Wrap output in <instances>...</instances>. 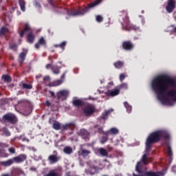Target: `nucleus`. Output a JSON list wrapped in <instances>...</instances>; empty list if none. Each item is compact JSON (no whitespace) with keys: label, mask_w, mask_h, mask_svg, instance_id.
<instances>
[{"label":"nucleus","mask_w":176,"mask_h":176,"mask_svg":"<svg viewBox=\"0 0 176 176\" xmlns=\"http://www.w3.org/2000/svg\"><path fill=\"white\" fill-rule=\"evenodd\" d=\"M63 152H65V153H67V155H71V153H72L73 152L72 148L69 146H66L64 148Z\"/></svg>","instance_id":"obj_31"},{"label":"nucleus","mask_w":176,"mask_h":176,"mask_svg":"<svg viewBox=\"0 0 176 176\" xmlns=\"http://www.w3.org/2000/svg\"><path fill=\"white\" fill-rule=\"evenodd\" d=\"M111 113V110L107 111H105L102 116V119H107V118L108 117V116Z\"/></svg>","instance_id":"obj_41"},{"label":"nucleus","mask_w":176,"mask_h":176,"mask_svg":"<svg viewBox=\"0 0 176 176\" xmlns=\"http://www.w3.org/2000/svg\"><path fill=\"white\" fill-rule=\"evenodd\" d=\"M53 127L55 130H60V129H63L61 124H60L58 122H54L53 124Z\"/></svg>","instance_id":"obj_29"},{"label":"nucleus","mask_w":176,"mask_h":176,"mask_svg":"<svg viewBox=\"0 0 176 176\" xmlns=\"http://www.w3.org/2000/svg\"><path fill=\"white\" fill-rule=\"evenodd\" d=\"M52 72H54V74H55L56 75H58V74H60V68L57 67H54L52 68Z\"/></svg>","instance_id":"obj_40"},{"label":"nucleus","mask_w":176,"mask_h":176,"mask_svg":"<svg viewBox=\"0 0 176 176\" xmlns=\"http://www.w3.org/2000/svg\"><path fill=\"white\" fill-rule=\"evenodd\" d=\"M30 170H31L32 171H36V168H35V167H32V168H30Z\"/></svg>","instance_id":"obj_58"},{"label":"nucleus","mask_w":176,"mask_h":176,"mask_svg":"<svg viewBox=\"0 0 176 176\" xmlns=\"http://www.w3.org/2000/svg\"><path fill=\"white\" fill-rule=\"evenodd\" d=\"M73 104L75 105V107H82V105H83V101L80 99H76L73 100Z\"/></svg>","instance_id":"obj_25"},{"label":"nucleus","mask_w":176,"mask_h":176,"mask_svg":"<svg viewBox=\"0 0 176 176\" xmlns=\"http://www.w3.org/2000/svg\"><path fill=\"white\" fill-rule=\"evenodd\" d=\"M24 174V172L20 168H12L11 170V176H20Z\"/></svg>","instance_id":"obj_16"},{"label":"nucleus","mask_w":176,"mask_h":176,"mask_svg":"<svg viewBox=\"0 0 176 176\" xmlns=\"http://www.w3.org/2000/svg\"><path fill=\"white\" fill-rule=\"evenodd\" d=\"M126 76H127V75H126L125 74H121L120 75V82H123V80H124V79L126 78Z\"/></svg>","instance_id":"obj_45"},{"label":"nucleus","mask_w":176,"mask_h":176,"mask_svg":"<svg viewBox=\"0 0 176 176\" xmlns=\"http://www.w3.org/2000/svg\"><path fill=\"white\" fill-rule=\"evenodd\" d=\"M124 105L126 109L127 112L130 113V112H131V106H130L127 102H124Z\"/></svg>","instance_id":"obj_39"},{"label":"nucleus","mask_w":176,"mask_h":176,"mask_svg":"<svg viewBox=\"0 0 176 176\" xmlns=\"http://www.w3.org/2000/svg\"><path fill=\"white\" fill-rule=\"evenodd\" d=\"M172 170L173 171V173H176V166L172 168Z\"/></svg>","instance_id":"obj_57"},{"label":"nucleus","mask_w":176,"mask_h":176,"mask_svg":"<svg viewBox=\"0 0 176 176\" xmlns=\"http://www.w3.org/2000/svg\"><path fill=\"white\" fill-rule=\"evenodd\" d=\"M151 160L152 158L149 157L147 153L144 154L140 162H139L136 166V171L141 174L142 173V168H144L146 164L151 163Z\"/></svg>","instance_id":"obj_5"},{"label":"nucleus","mask_w":176,"mask_h":176,"mask_svg":"<svg viewBox=\"0 0 176 176\" xmlns=\"http://www.w3.org/2000/svg\"><path fill=\"white\" fill-rule=\"evenodd\" d=\"M69 92L67 90H62L57 93L58 100H65L68 97Z\"/></svg>","instance_id":"obj_12"},{"label":"nucleus","mask_w":176,"mask_h":176,"mask_svg":"<svg viewBox=\"0 0 176 176\" xmlns=\"http://www.w3.org/2000/svg\"><path fill=\"white\" fill-rule=\"evenodd\" d=\"M101 131H102V129L99 130V133H101Z\"/></svg>","instance_id":"obj_60"},{"label":"nucleus","mask_w":176,"mask_h":176,"mask_svg":"<svg viewBox=\"0 0 176 176\" xmlns=\"http://www.w3.org/2000/svg\"><path fill=\"white\" fill-rule=\"evenodd\" d=\"M103 163H104V164H107L108 166H109V162H107V160H104L103 161Z\"/></svg>","instance_id":"obj_56"},{"label":"nucleus","mask_w":176,"mask_h":176,"mask_svg":"<svg viewBox=\"0 0 176 176\" xmlns=\"http://www.w3.org/2000/svg\"><path fill=\"white\" fill-rule=\"evenodd\" d=\"M163 137L165 138H168V135L166 134V133L162 131H159L151 133L146 140V151H149V149H151V146H152V144L158 142V141H160V139Z\"/></svg>","instance_id":"obj_2"},{"label":"nucleus","mask_w":176,"mask_h":176,"mask_svg":"<svg viewBox=\"0 0 176 176\" xmlns=\"http://www.w3.org/2000/svg\"><path fill=\"white\" fill-rule=\"evenodd\" d=\"M152 87L162 104H170V97L176 101V82L174 78L158 76L153 79Z\"/></svg>","instance_id":"obj_1"},{"label":"nucleus","mask_w":176,"mask_h":176,"mask_svg":"<svg viewBox=\"0 0 176 176\" xmlns=\"http://www.w3.org/2000/svg\"><path fill=\"white\" fill-rule=\"evenodd\" d=\"M107 141H108V137H102L100 142L101 144H105V142H107Z\"/></svg>","instance_id":"obj_46"},{"label":"nucleus","mask_w":176,"mask_h":176,"mask_svg":"<svg viewBox=\"0 0 176 176\" xmlns=\"http://www.w3.org/2000/svg\"><path fill=\"white\" fill-rule=\"evenodd\" d=\"M32 111V110L31 109L30 107L28 108V113H25V115H30V113H31V112Z\"/></svg>","instance_id":"obj_53"},{"label":"nucleus","mask_w":176,"mask_h":176,"mask_svg":"<svg viewBox=\"0 0 176 176\" xmlns=\"http://www.w3.org/2000/svg\"><path fill=\"white\" fill-rule=\"evenodd\" d=\"M8 32H9V30L5 27H3L0 30V36L5 35V34H8Z\"/></svg>","instance_id":"obj_36"},{"label":"nucleus","mask_w":176,"mask_h":176,"mask_svg":"<svg viewBox=\"0 0 176 176\" xmlns=\"http://www.w3.org/2000/svg\"><path fill=\"white\" fill-rule=\"evenodd\" d=\"M2 79H3V80L8 83H10V82H12V78H10V76L8 75H3L2 76Z\"/></svg>","instance_id":"obj_35"},{"label":"nucleus","mask_w":176,"mask_h":176,"mask_svg":"<svg viewBox=\"0 0 176 176\" xmlns=\"http://www.w3.org/2000/svg\"><path fill=\"white\" fill-rule=\"evenodd\" d=\"M78 135L80 137H82L84 140L89 139V137H90V133L86 130V129H81L80 131L77 133Z\"/></svg>","instance_id":"obj_13"},{"label":"nucleus","mask_w":176,"mask_h":176,"mask_svg":"<svg viewBox=\"0 0 176 176\" xmlns=\"http://www.w3.org/2000/svg\"><path fill=\"white\" fill-rule=\"evenodd\" d=\"M13 163H14V161L12 159L4 162H0V164L4 167H9V166H12Z\"/></svg>","instance_id":"obj_22"},{"label":"nucleus","mask_w":176,"mask_h":176,"mask_svg":"<svg viewBox=\"0 0 176 176\" xmlns=\"http://www.w3.org/2000/svg\"><path fill=\"white\" fill-rule=\"evenodd\" d=\"M50 94L52 96V97L56 98V95L54 91H50Z\"/></svg>","instance_id":"obj_50"},{"label":"nucleus","mask_w":176,"mask_h":176,"mask_svg":"<svg viewBox=\"0 0 176 176\" xmlns=\"http://www.w3.org/2000/svg\"><path fill=\"white\" fill-rule=\"evenodd\" d=\"M96 20L98 21V23H102V21L104 20V18L101 15H98L96 17Z\"/></svg>","instance_id":"obj_42"},{"label":"nucleus","mask_w":176,"mask_h":176,"mask_svg":"<svg viewBox=\"0 0 176 176\" xmlns=\"http://www.w3.org/2000/svg\"><path fill=\"white\" fill-rule=\"evenodd\" d=\"M25 159H27V156L25 155H20L14 157L13 162H16V163H21V162H24Z\"/></svg>","instance_id":"obj_21"},{"label":"nucleus","mask_w":176,"mask_h":176,"mask_svg":"<svg viewBox=\"0 0 176 176\" xmlns=\"http://www.w3.org/2000/svg\"><path fill=\"white\" fill-rule=\"evenodd\" d=\"M175 8V1L174 0H168V5L166 6V10L168 13H171Z\"/></svg>","instance_id":"obj_15"},{"label":"nucleus","mask_w":176,"mask_h":176,"mask_svg":"<svg viewBox=\"0 0 176 176\" xmlns=\"http://www.w3.org/2000/svg\"><path fill=\"white\" fill-rule=\"evenodd\" d=\"M120 94V89L116 88L114 89L108 90L106 92V96H108L109 97H115L116 96H119Z\"/></svg>","instance_id":"obj_11"},{"label":"nucleus","mask_w":176,"mask_h":176,"mask_svg":"<svg viewBox=\"0 0 176 176\" xmlns=\"http://www.w3.org/2000/svg\"><path fill=\"white\" fill-rule=\"evenodd\" d=\"M99 3H101V0H97L91 3V4H89L87 7L83 8L82 10H72L70 12H68L67 13L69 16H82V14H85V13H86V12L89 10V9L94 8V6H97V5H98Z\"/></svg>","instance_id":"obj_4"},{"label":"nucleus","mask_w":176,"mask_h":176,"mask_svg":"<svg viewBox=\"0 0 176 176\" xmlns=\"http://www.w3.org/2000/svg\"><path fill=\"white\" fill-rule=\"evenodd\" d=\"M121 17L123 19V22H122V28L126 31H137L140 28L135 25H133L130 23V19L126 11H122L120 14Z\"/></svg>","instance_id":"obj_3"},{"label":"nucleus","mask_w":176,"mask_h":176,"mask_svg":"<svg viewBox=\"0 0 176 176\" xmlns=\"http://www.w3.org/2000/svg\"><path fill=\"white\" fill-rule=\"evenodd\" d=\"M50 68H53V67H52V64H48V65H46V69H50Z\"/></svg>","instance_id":"obj_54"},{"label":"nucleus","mask_w":176,"mask_h":176,"mask_svg":"<svg viewBox=\"0 0 176 176\" xmlns=\"http://www.w3.org/2000/svg\"><path fill=\"white\" fill-rule=\"evenodd\" d=\"M5 152V150L0 149V156L2 155L3 153Z\"/></svg>","instance_id":"obj_59"},{"label":"nucleus","mask_w":176,"mask_h":176,"mask_svg":"<svg viewBox=\"0 0 176 176\" xmlns=\"http://www.w3.org/2000/svg\"><path fill=\"white\" fill-rule=\"evenodd\" d=\"M67 45V42L63 41L62 43H60L59 45H55L56 47H60L61 49H64L65 46Z\"/></svg>","instance_id":"obj_43"},{"label":"nucleus","mask_w":176,"mask_h":176,"mask_svg":"<svg viewBox=\"0 0 176 176\" xmlns=\"http://www.w3.org/2000/svg\"><path fill=\"white\" fill-rule=\"evenodd\" d=\"M3 119L7 122H9V123L12 124H14L16 122H17V118H16V116L10 113L4 115Z\"/></svg>","instance_id":"obj_8"},{"label":"nucleus","mask_w":176,"mask_h":176,"mask_svg":"<svg viewBox=\"0 0 176 176\" xmlns=\"http://www.w3.org/2000/svg\"><path fill=\"white\" fill-rule=\"evenodd\" d=\"M9 152H10V153H15L16 150L14 148H9Z\"/></svg>","instance_id":"obj_48"},{"label":"nucleus","mask_w":176,"mask_h":176,"mask_svg":"<svg viewBox=\"0 0 176 176\" xmlns=\"http://www.w3.org/2000/svg\"><path fill=\"white\" fill-rule=\"evenodd\" d=\"M60 80H63V82H64V80L65 79V73H64L61 77H60Z\"/></svg>","instance_id":"obj_52"},{"label":"nucleus","mask_w":176,"mask_h":176,"mask_svg":"<svg viewBox=\"0 0 176 176\" xmlns=\"http://www.w3.org/2000/svg\"><path fill=\"white\" fill-rule=\"evenodd\" d=\"M86 174L90 175H94L96 173H97V166H95L94 165L90 166L87 169L85 170Z\"/></svg>","instance_id":"obj_17"},{"label":"nucleus","mask_w":176,"mask_h":176,"mask_svg":"<svg viewBox=\"0 0 176 176\" xmlns=\"http://www.w3.org/2000/svg\"><path fill=\"white\" fill-rule=\"evenodd\" d=\"M122 47L124 50H131L134 47V45L131 41H124L122 43Z\"/></svg>","instance_id":"obj_18"},{"label":"nucleus","mask_w":176,"mask_h":176,"mask_svg":"<svg viewBox=\"0 0 176 176\" xmlns=\"http://www.w3.org/2000/svg\"><path fill=\"white\" fill-rule=\"evenodd\" d=\"M25 59V54L23 52L19 55V63L21 64H23V62L24 61Z\"/></svg>","instance_id":"obj_37"},{"label":"nucleus","mask_w":176,"mask_h":176,"mask_svg":"<svg viewBox=\"0 0 176 176\" xmlns=\"http://www.w3.org/2000/svg\"><path fill=\"white\" fill-rule=\"evenodd\" d=\"M113 65H114L115 68H117L118 69H120V68H123V67L124 65V62L118 60L117 62L113 63Z\"/></svg>","instance_id":"obj_24"},{"label":"nucleus","mask_w":176,"mask_h":176,"mask_svg":"<svg viewBox=\"0 0 176 176\" xmlns=\"http://www.w3.org/2000/svg\"><path fill=\"white\" fill-rule=\"evenodd\" d=\"M23 89H28L30 90V89H32V85L23 83Z\"/></svg>","instance_id":"obj_44"},{"label":"nucleus","mask_w":176,"mask_h":176,"mask_svg":"<svg viewBox=\"0 0 176 176\" xmlns=\"http://www.w3.org/2000/svg\"><path fill=\"white\" fill-rule=\"evenodd\" d=\"M35 40V35L33 34L32 32H30L28 35V42L30 43H32Z\"/></svg>","instance_id":"obj_26"},{"label":"nucleus","mask_w":176,"mask_h":176,"mask_svg":"<svg viewBox=\"0 0 176 176\" xmlns=\"http://www.w3.org/2000/svg\"><path fill=\"white\" fill-rule=\"evenodd\" d=\"M1 176H12V175H10L9 173H3Z\"/></svg>","instance_id":"obj_55"},{"label":"nucleus","mask_w":176,"mask_h":176,"mask_svg":"<svg viewBox=\"0 0 176 176\" xmlns=\"http://www.w3.org/2000/svg\"><path fill=\"white\" fill-rule=\"evenodd\" d=\"M76 127V125H75V123L70 122V123H67L63 125L62 130H70L71 132L69 133V134H73L74 130H75Z\"/></svg>","instance_id":"obj_9"},{"label":"nucleus","mask_w":176,"mask_h":176,"mask_svg":"<svg viewBox=\"0 0 176 176\" xmlns=\"http://www.w3.org/2000/svg\"><path fill=\"white\" fill-rule=\"evenodd\" d=\"M166 153H167L168 156L170 157V159H171V157H173V150L171 149V146L170 145L167 146Z\"/></svg>","instance_id":"obj_28"},{"label":"nucleus","mask_w":176,"mask_h":176,"mask_svg":"<svg viewBox=\"0 0 176 176\" xmlns=\"http://www.w3.org/2000/svg\"><path fill=\"white\" fill-rule=\"evenodd\" d=\"M83 111L86 116H90V115L94 113L96 111V107H94L93 104H87V106L85 107Z\"/></svg>","instance_id":"obj_7"},{"label":"nucleus","mask_w":176,"mask_h":176,"mask_svg":"<svg viewBox=\"0 0 176 176\" xmlns=\"http://www.w3.org/2000/svg\"><path fill=\"white\" fill-rule=\"evenodd\" d=\"M19 5L23 12H25V2L23 0L19 1Z\"/></svg>","instance_id":"obj_34"},{"label":"nucleus","mask_w":176,"mask_h":176,"mask_svg":"<svg viewBox=\"0 0 176 176\" xmlns=\"http://www.w3.org/2000/svg\"><path fill=\"white\" fill-rule=\"evenodd\" d=\"M90 153H91L90 151L85 150V149L81 150V152H80V155L83 157H86L88 155H90Z\"/></svg>","instance_id":"obj_30"},{"label":"nucleus","mask_w":176,"mask_h":176,"mask_svg":"<svg viewBox=\"0 0 176 176\" xmlns=\"http://www.w3.org/2000/svg\"><path fill=\"white\" fill-rule=\"evenodd\" d=\"M110 85H113V82H110Z\"/></svg>","instance_id":"obj_63"},{"label":"nucleus","mask_w":176,"mask_h":176,"mask_svg":"<svg viewBox=\"0 0 176 176\" xmlns=\"http://www.w3.org/2000/svg\"><path fill=\"white\" fill-rule=\"evenodd\" d=\"M106 135H108V134H113V135H116V134H119V129L117 128H111L110 130L107 132H106Z\"/></svg>","instance_id":"obj_23"},{"label":"nucleus","mask_w":176,"mask_h":176,"mask_svg":"<svg viewBox=\"0 0 176 176\" xmlns=\"http://www.w3.org/2000/svg\"><path fill=\"white\" fill-rule=\"evenodd\" d=\"M61 83H63V80H56L54 81L53 82H52L51 85L52 86H60V85H61Z\"/></svg>","instance_id":"obj_38"},{"label":"nucleus","mask_w":176,"mask_h":176,"mask_svg":"<svg viewBox=\"0 0 176 176\" xmlns=\"http://www.w3.org/2000/svg\"><path fill=\"white\" fill-rule=\"evenodd\" d=\"M109 149L111 151V149H112V147H109Z\"/></svg>","instance_id":"obj_62"},{"label":"nucleus","mask_w":176,"mask_h":176,"mask_svg":"<svg viewBox=\"0 0 176 176\" xmlns=\"http://www.w3.org/2000/svg\"><path fill=\"white\" fill-rule=\"evenodd\" d=\"M118 87V89H120V91L122 90V89H123L124 90H127V89H129V85H127V83L124 82L119 85Z\"/></svg>","instance_id":"obj_32"},{"label":"nucleus","mask_w":176,"mask_h":176,"mask_svg":"<svg viewBox=\"0 0 176 176\" xmlns=\"http://www.w3.org/2000/svg\"><path fill=\"white\" fill-rule=\"evenodd\" d=\"M28 31H31V28L30 27V25L28 23H25L24 29L19 32L21 38H23V36H24V35H25V33Z\"/></svg>","instance_id":"obj_20"},{"label":"nucleus","mask_w":176,"mask_h":176,"mask_svg":"<svg viewBox=\"0 0 176 176\" xmlns=\"http://www.w3.org/2000/svg\"><path fill=\"white\" fill-rule=\"evenodd\" d=\"M4 134L7 137H9V135H10V132H9V131H8V130H6V131H4Z\"/></svg>","instance_id":"obj_49"},{"label":"nucleus","mask_w":176,"mask_h":176,"mask_svg":"<svg viewBox=\"0 0 176 176\" xmlns=\"http://www.w3.org/2000/svg\"><path fill=\"white\" fill-rule=\"evenodd\" d=\"M48 160L51 164H54V163H57L58 160H60V157H58V153L57 151H54V155H51L48 157Z\"/></svg>","instance_id":"obj_10"},{"label":"nucleus","mask_w":176,"mask_h":176,"mask_svg":"<svg viewBox=\"0 0 176 176\" xmlns=\"http://www.w3.org/2000/svg\"><path fill=\"white\" fill-rule=\"evenodd\" d=\"M43 80H44V81L47 80L48 82H50V77H49V76H45V77L43 78Z\"/></svg>","instance_id":"obj_51"},{"label":"nucleus","mask_w":176,"mask_h":176,"mask_svg":"<svg viewBox=\"0 0 176 176\" xmlns=\"http://www.w3.org/2000/svg\"><path fill=\"white\" fill-rule=\"evenodd\" d=\"M44 176H63V168L58 166L55 169H52Z\"/></svg>","instance_id":"obj_6"},{"label":"nucleus","mask_w":176,"mask_h":176,"mask_svg":"<svg viewBox=\"0 0 176 176\" xmlns=\"http://www.w3.org/2000/svg\"><path fill=\"white\" fill-rule=\"evenodd\" d=\"M133 176H163V172H146L144 175H135L133 173Z\"/></svg>","instance_id":"obj_14"},{"label":"nucleus","mask_w":176,"mask_h":176,"mask_svg":"<svg viewBox=\"0 0 176 176\" xmlns=\"http://www.w3.org/2000/svg\"><path fill=\"white\" fill-rule=\"evenodd\" d=\"M19 5L23 12H25V2L23 0L19 1Z\"/></svg>","instance_id":"obj_33"},{"label":"nucleus","mask_w":176,"mask_h":176,"mask_svg":"<svg viewBox=\"0 0 176 176\" xmlns=\"http://www.w3.org/2000/svg\"><path fill=\"white\" fill-rule=\"evenodd\" d=\"M45 106L46 107H52V102H50L49 100H47L45 101Z\"/></svg>","instance_id":"obj_47"},{"label":"nucleus","mask_w":176,"mask_h":176,"mask_svg":"<svg viewBox=\"0 0 176 176\" xmlns=\"http://www.w3.org/2000/svg\"><path fill=\"white\" fill-rule=\"evenodd\" d=\"M41 46H46V40L43 37H41L38 39V41L37 43L35 44L36 49H39Z\"/></svg>","instance_id":"obj_19"},{"label":"nucleus","mask_w":176,"mask_h":176,"mask_svg":"<svg viewBox=\"0 0 176 176\" xmlns=\"http://www.w3.org/2000/svg\"><path fill=\"white\" fill-rule=\"evenodd\" d=\"M98 151L102 156H108V151L104 148H100Z\"/></svg>","instance_id":"obj_27"},{"label":"nucleus","mask_w":176,"mask_h":176,"mask_svg":"<svg viewBox=\"0 0 176 176\" xmlns=\"http://www.w3.org/2000/svg\"><path fill=\"white\" fill-rule=\"evenodd\" d=\"M174 32H176V28H174Z\"/></svg>","instance_id":"obj_61"}]
</instances>
